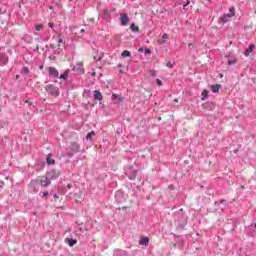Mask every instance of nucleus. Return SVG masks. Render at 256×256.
Returning a JSON list of instances; mask_svg holds the SVG:
<instances>
[{"label":"nucleus","mask_w":256,"mask_h":256,"mask_svg":"<svg viewBox=\"0 0 256 256\" xmlns=\"http://www.w3.org/2000/svg\"><path fill=\"white\" fill-rule=\"evenodd\" d=\"M125 173L130 181H134V179L137 177V169H135L133 166H129Z\"/></svg>","instance_id":"obj_4"},{"label":"nucleus","mask_w":256,"mask_h":256,"mask_svg":"<svg viewBox=\"0 0 256 256\" xmlns=\"http://www.w3.org/2000/svg\"><path fill=\"white\" fill-rule=\"evenodd\" d=\"M139 51H143V48H140Z\"/></svg>","instance_id":"obj_48"},{"label":"nucleus","mask_w":256,"mask_h":256,"mask_svg":"<svg viewBox=\"0 0 256 256\" xmlns=\"http://www.w3.org/2000/svg\"><path fill=\"white\" fill-rule=\"evenodd\" d=\"M112 101H113V103H117V104L123 103V97H121L118 94H113L112 95Z\"/></svg>","instance_id":"obj_13"},{"label":"nucleus","mask_w":256,"mask_h":256,"mask_svg":"<svg viewBox=\"0 0 256 256\" xmlns=\"http://www.w3.org/2000/svg\"><path fill=\"white\" fill-rule=\"evenodd\" d=\"M230 13L228 14H224L221 18H220V21L225 24L227 23V21H229L231 19V17H235V8L234 7H231L230 8Z\"/></svg>","instance_id":"obj_5"},{"label":"nucleus","mask_w":256,"mask_h":256,"mask_svg":"<svg viewBox=\"0 0 256 256\" xmlns=\"http://www.w3.org/2000/svg\"><path fill=\"white\" fill-rule=\"evenodd\" d=\"M59 175H61V172L59 170H50L46 173V177L50 181L58 179Z\"/></svg>","instance_id":"obj_6"},{"label":"nucleus","mask_w":256,"mask_h":256,"mask_svg":"<svg viewBox=\"0 0 256 256\" xmlns=\"http://www.w3.org/2000/svg\"><path fill=\"white\" fill-rule=\"evenodd\" d=\"M16 79H19V75H16Z\"/></svg>","instance_id":"obj_47"},{"label":"nucleus","mask_w":256,"mask_h":256,"mask_svg":"<svg viewBox=\"0 0 256 256\" xmlns=\"http://www.w3.org/2000/svg\"><path fill=\"white\" fill-rule=\"evenodd\" d=\"M130 29L131 31H133V33H137V31H139V27L136 26L135 24H131Z\"/></svg>","instance_id":"obj_26"},{"label":"nucleus","mask_w":256,"mask_h":256,"mask_svg":"<svg viewBox=\"0 0 256 256\" xmlns=\"http://www.w3.org/2000/svg\"><path fill=\"white\" fill-rule=\"evenodd\" d=\"M22 75H29V68L28 67H24L21 71Z\"/></svg>","instance_id":"obj_29"},{"label":"nucleus","mask_w":256,"mask_h":256,"mask_svg":"<svg viewBox=\"0 0 256 256\" xmlns=\"http://www.w3.org/2000/svg\"><path fill=\"white\" fill-rule=\"evenodd\" d=\"M48 196H49V191L43 192V195H42L43 198L48 197Z\"/></svg>","instance_id":"obj_38"},{"label":"nucleus","mask_w":256,"mask_h":256,"mask_svg":"<svg viewBox=\"0 0 256 256\" xmlns=\"http://www.w3.org/2000/svg\"><path fill=\"white\" fill-rule=\"evenodd\" d=\"M253 51H255V45L252 44L244 52L245 57H249V54L253 53Z\"/></svg>","instance_id":"obj_17"},{"label":"nucleus","mask_w":256,"mask_h":256,"mask_svg":"<svg viewBox=\"0 0 256 256\" xmlns=\"http://www.w3.org/2000/svg\"><path fill=\"white\" fill-rule=\"evenodd\" d=\"M45 90L48 93V95H52V97H59L60 95L59 88L53 84L47 85L45 87Z\"/></svg>","instance_id":"obj_3"},{"label":"nucleus","mask_w":256,"mask_h":256,"mask_svg":"<svg viewBox=\"0 0 256 256\" xmlns=\"http://www.w3.org/2000/svg\"><path fill=\"white\" fill-rule=\"evenodd\" d=\"M122 57H131V52L130 51H128V50H125V51H123L122 52Z\"/></svg>","instance_id":"obj_28"},{"label":"nucleus","mask_w":256,"mask_h":256,"mask_svg":"<svg viewBox=\"0 0 256 256\" xmlns=\"http://www.w3.org/2000/svg\"><path fill=\"white\" fill-rule=\"evenodd\" d=\"M139 245H144V247L149 246V239L147 237H143L142 239H140Z\"/></svg>","instance_id":"obj_19"},{"label":"nucleus","mask_w":256,"mask_h":256,"mask_svg":"<svg viewBox=\"0 0 256 256\" xmlns=\"http://www.w3.org/2000/svg\"><path fill=\"white\" fill-rule=\"evenodd\" d=\"M82 67H83V62H78L76 66L73 67V71H76V73L83 75L85 73V69H83Z\"/></svg>","instance_id":"obj_10"},{"label":"nucleus","mask_w":256,"mask_h":256,"mask_svg":"<svg viewBox=\"0 0 256 256\" xmlns=\"http://www.w3.org/2000/svg\"><path fill=\"white\" fill-rule=\"evenodd\" d=\"M113 256H127V251L121 250V249H116L114 251Z\"/></svg>","instance_id":"obj_16"},{"label":"nucleus","mask_w":256,"mask_h":256,"mask_svg":"<svg viewBox=\"0 0 256 256\" xmlns=\"http://www.w3.org/2000/svg\"><path fill=\"white\" fill-rule=\"evenodd\" d=\"M71 187H73V185H71V184L67 185V189H71Z\"/></svg>","instance_id":"obj_40"},{"label":"nucleus","mask_w":256,"mask_h":256,"mask_svg":"<svg viewBox=\"0 0 256 256\" xmlns=\"http://www.w3.org/2000/svg\"><path fill=\"white\" fill-rule=\"evenodd\" d=\"M156 83H157V85H159V87H161V85H163V81H161L159 79H156Z\"/></svg>","instance_id":"obj_37"},{"label":"nucleus","mask_w":256,"mask_h":256,"mask_svg":"<svg viewBox=\"0 0 256 256\" xmlns=\"http://www.w3.org/2000/svg\"><path fill=\"white\" fill-rule=\"evenodd\" d=\"M58 43H63L62 38H59V39H58Z\"/></svg>","instance_id":"obj_42"},{"label":"nucleus","mask_w":256,"mask_h":256,"mask_svg":"<svg viewBox=\"0 0 256 256\" xmlns=\"http://www.w3.org/2000/svg\"><path fill=\"white\" fill-rule=\"evenodd\" d=\"M99 16L102 17L105 21H109V19H111V12H109L107 9H104L100 11Z\"/></svg>","instance_id":"obj_8"},{"label":"nucleus","mask_w":256,"mask_h":256,"mask_svg":"<svg viewBox=\"0 0 256 256\" xmlns=\"http://www.w3.org/2000/svg\"><path fill=\"white\" fill-rule=\"evenodd\" d=\"M48 75L50 77H53L54 79H59V70H57V68H55V67H49Z\"/></svg>","instance_id":"obj_7"},{"label":"nucleus","mask_w":256,"mask_h":256,"mask_svg":"<svg viewBox=\"0 0 256 256\" xmlns=\"http://www.w3.org/2000/svg\"><path fill=\"white\" fill-rule=\"evenodd\" d=\"M41 187H49L51 185V180L47 178V176L44 179L40 180Z\"/></svg>","instance_id":"obj_14"},{"label":"nucleus","mask_w":256,"mask_h":256,"mask_svg":"<svg viewBox=\"0 0 256 256\" xmlns=\"http://www.w3.org/2000/svg\"><path fill=\"white\" fill-rule=\"evenodd\" d=\"M144 53L145 55H151V50L149 48H146Z\"/></svg>","instance_id":"obj_34"},{"label":"nucleus","mask_w":256,"mask_h":256,"mask_svg":"<svg viewBox=\"0 0 256 256\" xmlns=\"http://www.w3.org/2000/svg\"><path fill=\"white\" fill-rule=\"evenodd\" d=\"M162 39H163V41H159L160 45H163V43H165V41H167V39H169V35L163 34L162 35Z\"/></svg>","instance_id":"obj_27"},{"label":"nucleus","mask_w":256,"mask_h":256,"mask_svg":"<svg viewBox=\"0 0 256 256\" xmlns=\"http://www.w3.org/2000/svg\"><path fill=\"white\" fill-rule=\"evenodd\" d=\"M151 77H157V71L156 70H150Z\"/></svg>","instance_id":"obj_31"},{"label":"nucleus","mask_w":256,"mask_h":256,"mask_svg":"<svg viewBox=\"0 0 256 256\" xmlns=\"http://www.w3.org/2000/svg\"><path fill=\"white\" fill-rule=\"evenodd\" d=\"M120 21H121V25H123V27H127V25H129V16L125 13H121Z\"/></svg>","instance_id":"obj_9"},{"label":"nucleus","mask_w":256,"mask_h":256,"mask_svg":"<svg viewBox=\"0 0 256 256\" xmlns=\"http://www.w3.org/2000/svg\"><path fill=\"white\" fill-rule=\"evenodd\" d=\"M66 243H68V245L70 247H73L74 245H77V240L73 239V238H67L66 239Z\"/></svg>","instance_id":"obj_20"},{"label":"nucleus","mask_w":256,"mask_h":256,"mask_svg":"<svg viewBox=\"0 0 256 256\" xmlns=\"http://www.w3.org/2000/svg\"><path fill=\"white\" fill-rule=\"evenodd\" d=\"M177 101H178V100H177V99H175V102H176V103H177Z\"/></svg>","instance_id":"obj_51"},{"label":"nucleus","mask_w":256,"mask_h":256,"mask_svg":"<svg viewBox=\"0 0 256 256\" xmlns=\"http://www.w3.org/2000/svg\"><path fill=\"white\" fill-rule=\"evenodd\" d=\"M209 98V92L207 90H203L202 92V101H205Z\"/></svg>","instance_id":"obj_25"},{"label":"nucleus","mask_w":256,"mask_h":256,"mask_svg":"<svg viewBox=\"0 0 256 256\" xmlns=\"http://www.w3.org/2000/svg\"><path fill=\"white\" fill-rule=\"evenodd\" d=\"M69 73H70V70L67 69L64 73H62L60 76H58V78L66 80L67 77H69Z\"/></svg>","instance_id":"obj_22"},{"label":"nucleus","mask_w":256,"mask_h":256,"mask_svg":"<svg viewBox=\"0 0 256 256\" xmlns=\"http://www.w3.org/2000/svg\"><path fill=\"white\" fill-rule=\"evenodd\" d=\"M118 67H123L122 64H118Z\"/></svg>","instance_id":"obj_45"},{"label":"nucleus","mask_w":256,"mask_h":256,"mask_svg":"<svg viewBox=\"0 0 256 256\" xmlns=\"http://www.w3.org/2000/svg\"><path fill=\"white\" fill-rule=\"evenodd\" d=\"M94 99L96 101H103V95L101 94V92L99 90L94 91Z\"/></svg>","instance_id":"obj_15"},{"label":"nucleus","mask_w":256,"mask_h":256,"mask_svg":"<svg viewBox=\"0 0 256 256\" xmlns=\"http://www.w3.org/2000/svg\"><path fill=\"white\" fill-rule=\"evenodd\" d=\"M47 165H55V159H53V155L48 154L46 157Z\"/></svg>","instance_id":"obj_18"},{"label":"nucleus","mask_w":256,"mask_h":256,"mask_svg":"<svg viewBox=\"0 0 256 256\" xmlns=\"http://www.w3.org/2000/svg\"><path fill=\"white\" fill-rule=\"evenodd\" d=\"M41 29H43V24H37L36 31H41Z\"/></svg>","instance_id":"obj_32"},{"label":"nucleus","mask_w":256,"mask_h":256,"mask_svg":"<svg viewBox=\"0 0 256 256\" xmlns=\"http://www.w3.org/2000/svg\"><path fill=\"white\" fill-rule=\"evenodd\" d=\"M80 146L77 142H72L66 152L67 157L71 158L75 153H79Z\"/></svg>","instance_id":"obj_2"},{"label":"nucleus","mask_w":256,"mask_h":256,"mask_svg":"<svg viewBox=\"0 0 256 256\" xmlns=\"http://www.w3.org/2000/svg\"><path fill=\"white\" fill-rule=\"evenodd\" d=\"M175 225L178 229H185V225H187V216L183 209H180L175 215Z\"/></svg>","instance_id":"obj_1"},{"label":"nucleus","mask_w":256,"mask_h":256,"mask_svg":"<svg viewBox=\"0 0 256 256\" xmlns=\"http://www.w3.org/2000/svg\"><path fill=\"white\" fill-rule=\"evenodd\" d=\"M202 108H204L206 111H214L215 110V103H213V102L203 103Z\"/></svg>","instance_id":"obj_11"},{"label":"nucleus","mask_w":256,"mask_h":256,"mask_svg":"<svg viewBox=\"0 0 256 256\" xmlns=\"http://www.w3.org/2000/svg\"><path fill=\"white\" fill-rule=\"evenodd\" d=\"M221 89V84H215L211 86L212 93H217Z\"/></svg>","instance_id":"obj_21"},{"label":"nucleus","mask_w":256,"mask_h":256,"mask_svg":"<svg viewBox=\"0 0 256 256\" xmlns=\"http://www.w3.org/2000/svg\"><path fill=\"white\" fill-rule=\"evenodd\" d=\"M48 27H50V29H53V27H55V24H53L52 22L48 23Z\"/></svg>","instance_id":"obj_39"},{"label":"nucleus","mask_w":256,"mask_h":256,"mask_svg":"<svg viewBox=\"0 0 256 256\" xmlns=\"http://www.w3.org/2000/svg\"><path fill=\"white\" fill-rule=\"evenodd\" d=\"M166 67H168L169 69H173V63L168 62V63L166 64Z\"/></svg>","instance_id":"obj_36"},{"label":"nucleus","mask_w":256,"mask_h":256,"mask_svg":"<svg viewBox=\"0 0 256 256\" xmlns=\"http://www.w3.org/2000/svg\"><path fill=\"white\" fill-rule=\"evenodd\" d=\"M79 231H83V229H82V228H79Z\"/></svg>","instance_id":"obj_49"},{"label":"nucleus","mask_w":256,"mask_h":256,"mask_svg":"<svg viewBox=\"0 0 256 256\" xmlns=\"http://www.w3.org/2000/svg\"><path fill=\"white\" fill-rule=\"evenodd\" d=\"M218 205H220V209L223 211L227 207V200H220Z\"/></svg>","instance_id":"obj_24"},{"label":"nucleus","mask_w":256,"mask_h":256,"mask_svg":"<svg viewBox=\"0 0 256 256\" xmlns=\"http://www.w3.org/2000/svg\"><path fill=\"white\" fill-rule=\"evenodd\" d=\"M119 73H123V70H119Z\"/></svg>","instance_id":"obj_46"},{"label":"nucleus","mask_w":256,"mask_h":256,"mask_svg":"<svg viewBox=\"0 0 256 256\" xmlns=\"http://www.w3.org/2000/svg\"><path fill=\"white\" fill-rule=\"evenodd\" d=\"M159 41H163V39H162V40H159Z\"/></svg>","instance_id":"obj_52"},{"label":"nucleus","mask_w":256,"mask_h":256,"mask_svg":"<svg viewBox=\"0 0 256 256\" xmlns=\"http://www.w3.org/2000/svg\"><path fill=\"white\" fill-rule=\"evenodd\" d=\"M80 33H85V29H81V30H80Z\"/></svg>","instance_id":"obj_44"},{"label":"nucleus","mask_w":256,"mask_h":256,"mask_svg":"<svg viewBox=\"0 0 256 256\" xmlns=\"http://www.w3.org/2000/svg\"><path fill=\"white\" fill-rule=\"evenodd\" d=\"M3 185H5V183H3V181H0V187H3Z\"/></svg>","instance_id":"obj_43"},{"label":"nucleus","mask_w":256,"mask_h":256,"mask_svg":"<svg viewBox=\"0 0 256 256\" xmlns=\"http://www.w3.org/2000/svg\"><path fill=\"white\" fill-rule=\"evenodd\" d=\"M93 137H95V131H91L86 135L87 141H93Z\"/></svg>","instance_id":"obj_23"},{"label":"nucleus","mask_w":256,"mask_h":256,"mask_svg":"<svg viewBox=\"0 0 256 256\" xmlns=\"http://www.w3.org/2000/svg\"><path fill=\"white\" fill-rule=\"evenodd\" d=\"M248 229H249L250 231H256V223L250 225V226L248 227Z\"/></svg>","instance_id":"obj_30"},{"label":"nucleus","mask_w":256,"mask_h":256,"mask_svg":"<svg viewBox=\"0 0 256 256\" xmlns=\"http://www.w3.org/2000/svg\"><path fill=\"white\" fill-rule=\"evenodd\" d=\"M9 63V57L7 54H1L0 55V66L3 67Z\"/></svg>","instance_id":"obj_12"},{"label":"nucleus","mask_w":256,"mask_h":256,"mask_svg":"<svg viewBox=\"0 0 256 256\" xmlns=\"http://www.w3.org/2000/svg\"><path fill=\"white\" fill-rule=\"evenodd\" d=\"M40 69H43V66H40Z\"/></svg>","instance_id":"obj_50"},{"label":"nucleus","mask_w":256,"mask_h":256,"mask_svg":"<svg viewBox=\"0 0 256 256\" xmlns=\"http://www.w3.org/2000/svg\"><path fill=\"white\" fill-rule=\"evenodd\" d=\"M237 63V59L229 60L228 65H235Z\"/></svg>","instance_id":"obj_33"},{"label":"nucleus","mask_w":256,"mask_h":256,"mask_svg":"<svg viewBox=\"0 0 256 256\" xmlns=\"http://www.w3.org/2000/svg\"><path fill=\"white\" fill-rule=\"evenodd\" d=\"M54 199H59V195L54 194Z\"/></svg>","instance_id":"obj_41"},{"label":"nucleus","mask_w":256,"mask_h":256,"mask_svg":"<svg viewBox=\"0 0 256 256\" xmlns=\"http://www.w3.org/2000/svg\"><path fill=\"white\" fill-rule=\"evenodd\" d=\"M191 3V1L187 0L186 3L184 4V9H187V7H189V4Z\"/></svg>","instance_id":"obj_35"}]
</instances>
